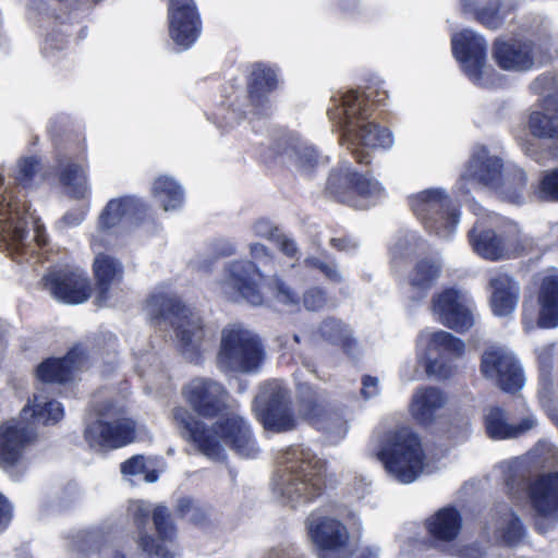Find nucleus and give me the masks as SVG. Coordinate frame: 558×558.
<instances>
[{"label":"nucleus","instance_id":"nucleus-1","mask_svg":"<svg viewBox=\"0 0 558 558\" xmlns=\"http://www.w3.org/2000/svg\"><path fill=\"white\" fill-rule=\"evenodd\" d=\"M172 420L181 437L201 453H256L257 441L251 424L239 414L219 417L211 425L197 418L183 405L172 409Z\"/></svg>","mask_w":558,"mask_h":558},{"label":"nucleus","instance_id":"nucleus-2","mask_svg":"<svg viewBox=\"0 0 558 558\" xmlns=\"http://www.w3.org/2000/svg\"><path fill=\"white\" fill-rule=\"evenodd\" d=\"M386 90L368 87L366 92L351 89L341 98L343 114V132L341 142L347 145L351 155L359 165L368 166L371 155L364 147L389 148L393 137L388 128L375 122L366 121L373 113L374 107L387 99Z\"/></svg>","mask_w":558,"mask_h":558},{"label":"nucleus","instance_id":"nucleus-3","mask_svg":"<svg viewBox=\"0 0 558 558\" xmlns=\"http://www.w3.org/2000/svg\"><path fill=\"white\" fill-rule=\"evenodd\" d=\"M147 305L154 324L163 322L172 327L178 349L184 359L191 363H202L207 338L203 318L175 295L153 294L147 300Z\"/></svg>","mask_w":558,"mask_h":558},{"label":"nucleus","instance_id":"nucleus-4","mask_svg":"<svg viewBox=\"0 0 558 558\" xmlns=\"http://www.w3.org/2000/svg\"><path fill=\"white\" fill-rule=\"evenodd\" d=\"M324 465L316 456H291L277 463L274 493L282 502H307L322 492Z\"/></svg>","mask_w":558,"mask_h":558},{"label":"nucleus","instance_id":"nucleus-5","mask_svg":"<svg viewBox=\"0 0 558 558\" xmlns=\"http://www.w3.org/2000/svg\"><path fill=\"white\" fill-rule=\"evenodd\" d=\"M266 352L260 338L240 325L225 327L216 355L225 374H254L264 364Z\"/></svg>","mask_w":558,"mask_h":558},{"label":"nucleus","instance_id":"nucleus-6","mask_svg":"<svg viewBox=\"0 0 558 558\" xmlns=\"http://www.w3.org/2000/svg\"><path fill=\"white\" fill-rule=\"evenodd\" d=\"M137 526V547L148 558H175L177 531L170 512L165 506H157L153 511L155 535L149 534L146 525L149 521V505L143 500L133 501L129 508Z\"/></svg>","mask_w":558,"mask_h":558},{"label":"nucleus","instance_id":"nucleus-7","mask_svg":"<svg viewBox=\"0 0 558 558\" xmlns=\"http://www.w3.org/2000/svg\"><path fill=\"white\" fill-rule=\"evenodd\" d=\"M466 236L473 252L489 262L519 258L531 250L527 239L518 230L493 228L484 221H476Z\"/></svg>","mask_w":558,"mask_h":558},{"label":"nucleus","instance_id":"nucleus-8","mask_svg":"<svg viewBox=\"0 0 558 558\" xmlns=\"http://www.w3.org/2000/svg\"><path fill=\"white\" fill-rule=\"evenodd\" d=\"M410 206L429 234L450 238L454 233L460 209L444 190H424L410 197Z\"/></svg>","mask_w":558,"mask_h":558},{"label":"nucleus","instance_id":"nucleus-9","mask_svg":"<svg viewBox=\"0 0 558 558\" xmlns=\"http://www.w3.org/2000/svg\"><path fill=\"white\" fill-rule=\"evenodd\" d=\"M384 194L380 182L351 168L332 169L324 189L326 197L354 209L365 208L363 202L379 199Z\"/></svg>","mask_w":558,"mask_h":558},{"label":"nucleus","instance_id":"nucleus-10","mask_svg":"<svg viewBox=\"0 0 558 558\" xmlns=\"http://www.w3.org/2000/svg\"><path fill=\"white\" fill-rule=\"evenodd\" d=\"M534 527L547 533L558 524V471L538 474L526 485Z\"/></svg>","mask_w":558,"mask_h":558},{"label":"nucleus","instance_id":"nucleus-11","mask_svg":"<svg viewBox=\"0 0 558 558\" xmlns=\"http://www.w3.org/2000/svg\"><path fill=\"white\" fill-rule=\"evenodd\" d=\"M481 375L493 381L500 390L518 392L524 385L523 369L517 357L501 347L485 349L480 360Z\"/></svg>","mask_w":558,"mask_h":558},{"label":"nucleus","instance_id":"nucleus-12","mask_svg":"<svg viewBox=\"0 0 558 558\" xmlns=\"http://www.w3.org/2000/svg\"><path fill=\"white\" fill-rule=\"evenodd\" d=\"M184 401L191 407L192 413L199 420L219 417L228 408V390L208 377H194L181 389Z\"/></svg>","mask_w":558,"mask_h":558},{"label":"nucleus","instance_id":"nucleus-13","mask_svg":"<svg viewBox=\"0 0 558 558\" xmlns=\"http://www.w3.org/2000/svg\"><path fill=\"white\" fill-rule=\"evenodd\" d=\"M311 541L319 548V558H350L354 547L347 526L329 517L311 515L306 520Z\"/></svg>","mask_w":558,"mask_h":558},{"label":"nucleus","instance_id":"nucleus-14","mask_svg":"<svg viewBox=\"0 0 558 558\" xmlns=\"http://www.w3.org/2000/svg\"><path fill=\"white\" fill-rule=\"evenodd\" d=\"M254 411L258 422L268 432L284 433L296 426L288 392L280 387H264L255 400Z\"/></svg>","mask_w":558,"mask_h":558},{"label":"nucleus","instance_id":"nucleus-15","mask_svg":"<svg viewBox=\"0 0 558 558\" xmlns=\"http://www.w3.org/2000/svg\"><path fill=\"white\" fill-rule=\"evenodd\" d=\"M43 288L61 303H85L93 293L87 274L80 268L60 267L48 270L41 278Z\"/></svg>","mask_w":558,"mask_h":558},{"label":"nucleus","instance_id":"nucleus-16","mask_svg":"<svg viewBox=\"0 0 558 558\" xmlns=\"http://www.w3.org/2000/svg\"><path fill=\"white\" fill-rule=\"evenodd\" d=\"M451 50L463 74L475 85H484L487 43L482 35L463 29L451 38Z\"/></svg>","mask_w":558,"mask_h":558},{"label":"nucleus","instance_id":"nucleus-17","mask_svg":"<svg viewBox=\"0 0 558 558\" xmlns=\"http://www.w3.org/2000/svg\"><path fill=\"white\" fill-rule=\"evenodd\" d=\"M88 361L87 348L78 342L73 344L63 356L44 359L35 367L34 376L41 384L66 385L87 365Z\"/></svg>","mask_w":558,"mask_h":558},{"label":"nucleus","instance_id":"nucleus-18","mask_svg":"<svg viewBox=\"0 0 558 558\" xmlns=\"http://www.w3.org/2000/svg\"><path fill=\"white\" fill-rule=\"evenodd\" d=\"M170 38L182 49L191 48L202 33V19L194 0H167Z\"/></svg>","mask_w":558,"mask_h":558},{"label":"nucleus","instance_id":"nucleus-19","mask_svg":"<svg viewBox=\"0 0 558 558\" xmlns=\"http://www.w3.org/2000/svg\"><path fill=\"white\" fill-rule=\"evenodd\" d=\"M432 308L438 315L439 322L456 332L463 333L470 330L474 324L472 312L454 288H446L435 294L432 300Z\"/></svg>","mask_w":558,"mask_h":558},{"label":"nucleus","instance_id":"nucleus-20","mask_svg":"<svg viewBox=\"0 0 558 558\" xmlns=\"http://www.w3.org/2000/svg\"><path fill=\"white\" fill-rule=\"evenodd\" d=\"M534 47L532 40L519 38H496L492 54L496 64L504 71H527L534 65Z\"/></svg>","mask_w":558,"mask_h":558},{"label":"nucleus","instance_id":"nucleus-21","mask_svg":"<svg viewBox=\"0 0 558 558\" xmlns=\"http://www.w3.org/2000/svg\"><path fill=\"white\" fill-rule=\"evenodd\" d=\"M88 437L100 447L114 450L132 444L136 438V424L131 418L96 420L86 429Z\"/></svg>","mask_w":558,"mask_h":558},{"label":"nucleus","instance_id":"nucleus-22","mask_svg":"<svg viewBox=\"0 0 558 558\" xmlns=\"http://www.w3.org/2000/svg\"><path fill=\"white\" fill-rule=\"evenodd\" d=\"M386 472L396 481L412 483L421 474L433 473L437 469V456H377Z\"/></svg>","mask_w":558,"mask_h":558},{"label":"nucleus","instance_id":"nucleus-23","mask_svg":"<svg viewBox=\"0 0 558 558\" xmlns=\"http://www.w3.org/2000/svg\"><path fill=\"white\" fill-rule=\"evenodd\" d=\"M94 277L95 300L97 306H106L110 300V291L114 284H120L124 277L122 263L106 253H98L92 264Z\"/></svg>","mask_w":558,"mask_h":558},{"label":"nucleus","instance_id":"nucleus-24","mask_svg":"<svg viewBox=\"0 0 558 558\" xmlns=\"http://www.w3.org/2000/svg\"><path fill=\"white\" fill-rule=\"evenodd\" d=\"M149 205L136 196L126 195L110 199L99 217V226L110 229L123 220L142 223L148 216Z\"/></svg>","mask_w":558,"mask_h":558},{"label":"nucleus","instance_id":"nucleus-25","mask_svg":"<svg viewBox=\"0 0 558 558\" xmlns=\"http://www.w3.org/2000/svg\"><path fill=\"white\" fill-rule=\"evenodd\" d=\"M536 325L541 329L558 327V272H549L536 283Z\"/></svg>","mask_w":558,"mask_h":558},{"label":"nucleus","instance_id":"nucleus-26","mask_svg":"<svg viewBox=\"0 0 558 558\" xmlns=\"http://www.w3.org/2000/svg\"><path fill=\"white\" fill-rule=\"evenodd\" d=\"M262 272L251 260H235L228 266V280L231 287L252 305H260L264 295L260 291Z\"/></svg>","mask_w":558,"mask_h":558},{"label":"nucleus","instance_id":"nucleus-27","mask_svg":"<svg viewBox=\"0 0 558 558\" xmlns=\"http://www.w3.org/2000/svg\"><path fill=\"white\" fill-rule=\"evenodd\" d=\"M278 73L274 66L265 62L252 63L246 76V93L250 105L254 108L265 107L269 100V95L278 88Z\"/></svg>","mask_w":558,"mask_h":558},{"label":"nucleus","instance_id":"nucleus-28","mask_svg":"<svg viewBox=\"0 0 558 558\" xmlns=\"http://www.w3.org/2000/svg\"><path fill=\"white\" fill-rule=\"evenodd\" d=\"M76 147L75 161L71 158L59 160L58 178L71 197L82 199L87 193V154L85 145L77 144Z\"/></svg>","mask_w":558,"mask_h":558},{"label":"nucleus","instance_id":"nucleus-29","mask_svg":"<svg viewBox=\"0 0 558 558\" xmlns=\"http://www.w3.org/2000/svg\"><path fill=\"white\" fill-rule=\"evenodd\" d=\"M504 163L499 157L489 156L486 151L473 155L461 180L474 182L488 187H498L501 183Z\"/></svg>","mask_w":558,"mask_h":558},{"label":"nucleus","instance_id":"nucleus-30","mask_svg":"<svg viewBox=\"0 0 558 558\" xmlns=\"http://www.w3.org/2000/svg\"><path fill=\"white\" fill-rule=\"evenodd\" d=\"M461 10L464 14H472L485 28L495 31L504 25L514 7L502 0H487L481 5L474 0H461Z\"/></svg>","mask_w":558,"mask_h":558},{"label":"nucleus","instance_id":"nucleus-31","mask_svg":"<svg viewBox=\"0 0 558 558\" xmlns=\"http://www.w3.org/2000/svg\"><path fill=\"white\" fill-rule=\"evenodd\" d=\"M489 287L492 289L490 306L496 316H508L517 307L520 286L508 274H498L490 278Z\"/></svg>","mask_w":558,"mask_h":558},{"label":"nucleus","instance_id":"nucleus-32","mask_svg":"<svg viewBox=\"0 0 558 558\" xmlns=\"http://www.w3.org/2000/svg\"><path fill=\"white\" fill-rule=\"evenodd\" d=\"M38 439L33 426L15 420L0 424V453H22Z\"/></svg>","mask_w":558,"mask_h":558},{"label":"nucleus","instance_id":"nucleus-33","mask_svg":"<svg viewBox=\"0 0 558 558\" xmlns=\"http://www.w3.org/2000/svg\"><path fill=\"white\" fill-rule=\"evenodd\" d=\"M534 425L531 418H522L519 424H510L507 422L505 410L498 405L490 407L484 416V426L487 436L493 440H502L515 438Z\"/></svg>","mask_w":558,"mask_h":558},{"label":"nucleus","instance_id":"nucleus-34","mask_svg":"<svg viewBox=\"0 0 558 558\" xmlns=\"http://www.w3.org/2000/svg\"><path fill=\"white\" fill-rule=\"evenodd\" d=\"M441 274V265L434 258L418 259L408 275L412 300L421 301L427 296Z\"/></svg>","mask_w":558,"mask_h":558},{"label":"nucleus","instance_id":"nucleus-35","mask_svg":"<svg viewBox=\"0 0 558 558\" xmlns=\"http://www.w3.org/2000/svg\"><path fill=\"white\" fill-rule=\"evenodd\" d=\"M488 530L497 543L509 546L519 544L525 532L520 517L507 506L497 510Z\"/></svg>","mask_w":558,"mask_h":558},{"label":"nucleus","instance_id":"nucleus-36","mask_svg":"<svg viewBox=\"0 0 558 558\" xmlns=\"http://www.w3.org/2000/svg\"><path fill=\"white\" fill-rule=\"evenodd\" d=\"M445 396L436 387H425L416 391L411 402L410 411L413 418L423 426H429L436 412L444 405Z\"/></svg>","mask_w":558,"mask_h":558},{"label":"nucleus","instance_id":"nucleus-37","mask_svg":"<svg viewBox=\"0 0 558 558\" xmlns=\"http://www.w3.org/2000/svg\"><path fill=\"white\" fill-rule=\"evenodd\" d=\"M462 527V518L452 507H445L426 520V529L435 538L442 542L453 541Z\"/></svg>","mask_w":558,"mask_h":558},{"label":"nucleus","instance_id":"nucleus-38","mask_svg":"<svg viewBox=\"0 0 558 558\" xmlns=\"http://www.w3.org/2000/svg\"><path fill=\"white\" fill-rule=\"evenodd\" d=\"M377 453H424L420 436L409 426H400L385 434Z\"/></svg>","mask_w":558,"mask_h":558},{"label":"nucleus","instance_id":"nucleus-39","mask_svg":"<svg viewBox=\"0 0 558 558\" xmlns=\"http://www.w3.org/2000/svg\"><path fill=\"white\" fill-rule=\"evenodd\" d=\"M151 195L166 211L178 209L184 201L183 189L173 178L168 175H159L155 179Z\"/></svg>","mask_w":558,"mask_h":558},{"label":"nucleus","instance_id":"nucleus-40","mask_svg":"<svg viewBox=\"0 0 558 558\" xmlns=\"http://www.w3.org/2000/svg\"><path fill=\"white\" fill-rule=\"evenodd\" d=\"M319 336L327 342L340 347L345 353H350L356 342L342 320L328 316L318 326Z\"/></svg>","mask_w":558,"mask_h":558},{"label":"nucleus","instance_id":"nucleus-41","mask_svg":"<svg viewBox=\"0 0 558 558\" xmlns=\"http://www.w3.org/2000/svg\"><path fill=\"white\" fill-rule=\"evenodd\" d=\"M28 410H32L33 421L44 426L56 425L64 417L62 403L54 399L40 401L38 396H34L33 404H26L23 412H27Z\"/></svg>","mask_w":558,"mask_h":558},{"label":"nucleus","instance_id":"nucleus-42","mask_svg":"<svg viewBox=\"0 0 558 558\" xmlns=\"http://www.w3.org/2000/svg\"><path fill=\"white\" fill-rule=\"evenodd\" d=\"M527 126L534 137L553 140L558 144V109L555 113L532 111L529 116Z\"/></svg>","mask_w":558,"mask_h":558},{"label":"nucleus","instance_id":"nucleus-43","mask_svg":"<svg viewBox=\"0 0 558 558\" xmlns=\"http://www.w3.org/2000/svg\"><path fill=\"white\" fill-rule=\"evenodd\" d=\"M427 348L436 353H445L451 357H462L465 353V344L463 340L452 333L438 330L430 335Z\"/></svg>","mask_w":558,"mask_h":558},{"label":"nucleus","instance_id":"nucleus-44","mask_svg":"<svg viewBox=\"0 0 558 558\" xmlns=\"http://www.w3.org/2000/svg\"><path fill=\"white\" fill-rule=\"evenodd\" d=\"M295 154V167L305 177H312L317 168L326 160L313 146H300L293 148Z\"/></svg>","mask_w":558,"mask_h":558},{"label":"nucleus","instance_id":"nucleus-45","mask_svg":"<svg viewBox=\"0 0 558 558\" xmlns=\"http://www.w3.org/2000/svg\"><path fill=\"white\" fill-rule=\"evenodd\" d=\"M299 412L306 421H319L325 414V407L319 393L310 387L302 391L299 398Z\"/></svg>","mask_w":558,"mask_h":558},{"label":"nucleus","instance_id":"nucleus-46","mask_svg":"<svg viewBox=\"0 0 558 558\" xmlns=\"http://www.w3.org/2000/svg\"><path fill=\"white\" fill-rule=\"evenodd\" d=\"M105 536L99 529L82 531L73 535L70 541V549L75 553L97 551L102 548Z\"/></svg>","mask_w":558,"mask_h":558},{"label":"nucleus","instance_id":"nucleus-47","mask_svg":"<svg viewBox=\"0 0 558 558\" xmlns=\"http://www.w3.org/2000/svg\"><path fill=\"white\" fill-rule=\"evenodd\" d=\"M526 183L527 178L525 172L520 168H515L511 170L506 177L504 193L511 202L519 203L523 191L525 190Z\"/></svg>","mask_w":558,"mask_h":558},{"label":"nucleus","instance_id":"nucleus-48","mask_svg":"<svg viewBox=\"0 0 558 558\" xmlns=\"http://www.w3.org/2000/svg\"><path fill=\"white\" fill-rule=\"evenodd\" d=\"M121 473L124 477L144 474L147 483H155L158 480L156 471L146 472L144 456H132L121 465Z\"/></svg>","mask_w":558,"mask_h":558},{"label":"nucleus","instance_id":"nucleus-49","mask_svg":"<svg viewBox=\"0 0 558 558\" xmlns=\"http://www.w3.org/2000/svg\"><path fill=\"white\" fill-rule=\"evenodd\" d=\"M328 303V293L324 288L311 287L304 291L302 304L306 311L319 312L326 307Z\"/></svg>","mask_w":558,"mask_h":558},{"label":"nucleus","instance_id":"nucleus-50","mask_svg":"<svg viewBox=\"0 0 558 558\" xmlns=\"http://www.w3.org/2000/svg\"><path fill=\"white\" fill-rule=\"evenodd\" d=\"M39 160L35 156L19 160L15 180L24 187L29 186L38 171Z\"/></svg>","mask_w":558,"mask_h":558},{"label":"nucleus","instance_id":"nucleus-51","mask_svg":"<svg viewBox=\"0 0 558 558\" xmlns=\"http://www.w3.org/2000/svg\"><path fill=\"white\" fill-rule=\"evenodd\" d=\"M304 265L320 271L331 282L340 283L342 281V276L335 263H326L318 257L310 256L304 259Z\"/></svg>","mask_w":558,"mask_h":558},{"label":"nucleus","instance_id":"nucleus-52","mask_svg":"<svg viewBox=\"0 0 558 558\" xmlns=\"http://www.w3.org/2000/svg\"><path fill=\"white\" fill-rule=\"evenodd\" d=\"M0 468L11 477H20L27 468L24 456H0Z\"/></svg>","mask_w":558,"mask_h":558},{"label":"nucleus","instance_id":"nucleus-53","mask_svg":"<svg viewBox=\"0 0 558 558\" xmlns=\"http://www.w3.org/2000/svg\"><path fill=\"white\" fill-rule=\"evenodd\" d=\"M539 192L545 199L558 202V168L545 173L539 182Z\"/></svg>","mask_w":558,"mask_h":558},{"label":"nucleus","instance_id":"nucleus-54","mask_svg":"<svg viewBox=\"0 0 558 558\" xmlns=\"http://www.w3.org/2000/svg\"><path fill=\"white\" fill-rule=\"evenodd\" d=\"M428 543L420 537H411L401 546V556L404 558H425Z\"/></svg>","mask_w":558,"mask_h":558},{"label":"nucleus","instance_id":"nucleus-55","mask_svg":"<svg viewBox=\"0 0 558 558\" xmlns=\"http://www.w3.org/2000/svg\"><path fill=\"white\" fill-rule=\"evenodd\" d=\"M425 367L428 374L441 379L450 378L454 373V366L450 362L438 357L427 359Z\"/></svg>","mask_w":558,"mask_h":558},{"label":"nucleus","instance_id":"nucleus-56","mask_svg":"<svg viewBox=\"0 0 558 558\" xmlns=\"http://www.w3.org/2000/svg\"><path fill=\"white\" fill-rule=\"evenodd\" d=\"M276 298L283 304L299 307L301 299L299 294L290 288L284 281L276 280Z\"/></svg>","mask_w":558,"mask_h":558},{"label":"nucleus","instance_id":"nucleus-57","mask_svg":"<svg viewBox=\"0 0 558 558\" xmlns=\"http://www.w3.org/2000/svg\"><path fill=\"white\" fill-rule=\"evenodd\" d=\"M452 555L463 558H482L484 556V551L477 544H471L452 549Z\"/></svg>","mask_w":558,"mask_h":558},{"label":"nucleus","instance_id":"nucleus-58","mask_svg":"<svg viewBox=\"0 0 558 558\" xmlns=\"http://www.w3.org/2000/svg\"><path fill=\"white\" fill-rule=\"evenodd\" d=\"M235 254V246L229 241H219L213 245V255L215 258H225Z\"/></svg>","mask_w":558,"mask_h":558},{"label":"nucleus","instance_id":"nucleus-59","mask_svg":"<svg viewBox=\"0 0 558 558\" xmlns=\"http://www.w3.org/2000/svg\"><path fill=\"white\" fill-rule=\"evenodd\" d=\"M329 245L338 252H348L350 250L356 248L357 246L353 239L349 235L331 238Z\"/></svg>","mask_w":558,"mask_h":558},{"label":"nucleus","instance_id":"nucleus-60","mask_svg":"<svg viewBox=\"0 0 558 558\" xmlns=\"http://www.w3.org/2000/svg\"><path fill=\"white\" fill-rule=\"evenodd\" d=\"M177 512L182 518H186L191 512H199V507L191 498L183 497L178 500Z\"/></svg>","mask_w":558,"mask_h":558},{"label":"nucleus","instance_id":"nucleus-61","mask_svg":"<svg viewBox=\"0 0 558 558\" xmlns=\"http://www.w3.org/2000/svg\"><path fill=\"white\" fill-rule=\"evenodd\" d=\"M264 558H303L296 553V549L292 546L289 547H276L270 549Z\"/></svg>","mask_w":558,"mask_h":558},{"label":"nucleus","instance_id":"nucleus-62","mask_svg":"<svg viewBox=\"0 0 558 558\" xmlns=\"http://www.w3.org/2000/svg\"><path fill=\"white\" fill-rule=\"evenodd\" d=\"M378 391V379L371 375H364L362 377V389L361 393L365 398L373 397Z\"/></svg>","mask_w":558,"mask_h":558},{"label":"nucleus","instance_id":"nucleus-63","mask_svg":"<svg viewBox=\"0 0 558 558\" xmlns=\"http://www.w3.org/2000/svg\"><path fill=\"white\" fill-rule=\"evenodd\" d=\"M12 519V509L5 497L0 494V532L9 524Z\"/></svg>","mask_w":558,"mask_h":558},{"label":"nucleus","instance_id":"nucleus-64","mask_svg":"<svg viewBox=\"0 0 558 558\" xmlns=\"http://www.w3.org/2000/svg\"><path fill=\"white\" fill-rule=\"evenodd\" d=\"M280 251L288 257L292 258L298 254V246L294 240L282 235L278 239Z\"/></svg>","mask_w":558,"mask_h":558}]
</instances>
